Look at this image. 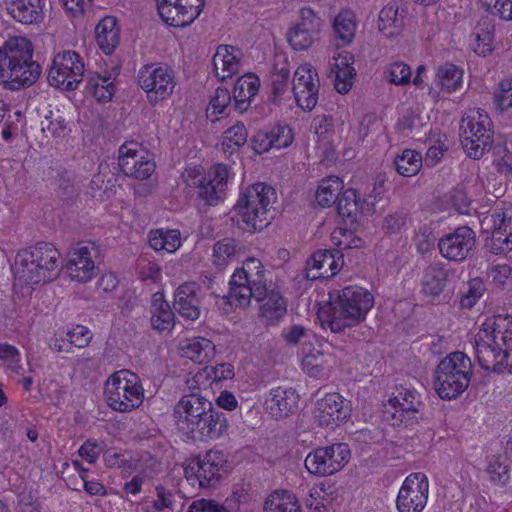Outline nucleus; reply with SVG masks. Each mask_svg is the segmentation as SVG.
<instances>
[{
  "mask_svg": "<svg viewBox=\"0 0 512 512\" xmlns=\"http://www.w3.org/2000/svg\"><path fill=\"white\" fill-rule=\"evenodd\" d=\"M479 365L494 373L512 372V317L496 315L485 319L474 337Z\"/></svg>",
  "mask_w": 512,
  "mask_h": 512,
  "instance_id": "1",
  "label": "nucleus"
},
{
  "mask_svg": "<svg viewBox=\"0 0 512 512\" xmlns=\"http://www.w3.org/2000/svg\"><path fill=\"white\" fill-rule=\"evenodd\" d=\"M404 26V18L399 14L396 4H388L382 8L378 17V29L387 38L397 36Z\"/></svg>",
  "mask_w": 512,
  "mask_h": 512,
  "instance_id": "38",
  "label": "nucleus"
},
{
  "mask_svg": "<svg viewBox=\"0 0 512 512\" xmlns=\"http://www.w3.org/2000/svg\"><path fill=\"white\" fill-rule=\"evenodd\" d=\"M270 137L274 148L281 149L292 144L294 133L289 126L278 125L270 130Z\"/></svg>",
  "mask_w": 512,
  "mask_h": 512,
  "instance_id": "58",
  "label": "nucleus"
},
{
  "mask_svg": "<svg viewBox=\"0 0 512 512\" xmlns=\"http://www.w3.org/2000/svg\"><path fill=\"white\" fill-rule=\"evenodd\" d=\"M374 305L373 295L365 288L347 286L329 294V301L318 309L323 328L332 333L343 332L366 319Z\"/></svg>",
  "mask_w": 512,
  "mask_h": 512,
  "instance_id": "2",
  "label": "nucleus"
},
{
  "mask_svg": "<svg viewBox=\"0 0 512 512\" xmlns=\"http://www.w3.org/2000/svg\"><path fill=\"white\" fill-rule=\"evenodd\" d=\"M259 86L260 80L254 74H245L240 77L233 90L234 108L241 113L246 111L251 99L258 92Z\"/></svg>",
  "mask_w": 512,
  "mask_h": 512,
  "instance_id": "33",
  "label": "nucleus"
},
{
  "mask_svg": "<svg viewBox=\"0 0 512 512\" xmlns=\"http://www.w3.org/2000/svg\"><path fill=\"white\" fill-rule=\"evenodd\" d=\"M241 51L229 45H220L213 56V67L216 76L224 81L239 71Z\"/></svg>",
  "mask_w": 512,
  "mask_h": 512,
  "instance_id": "30",
  "label": "nucleus"
},
{
  "mask_svg": "<svg viewBox=\"0 0 512 512\" xmlns=\"http://www.w3.org/2000/svg\"><path fill=\"white\" fill-rule=\"evenodd\" d=\"M511 273L512 269L506 263L492 264L489 268V276L498 286H503L507 279L511 276Z\"/></svg>",
  "mask_w": 512,
  "mask_h": 512,
  "instance_id": "64",
  "label": "nucleus"
},
{
  "mask_svg": "<svg viewBox=\"0 0 512 512\" xmlns=\"http://www.w3.org/2000/svg\"><path fill=\"white\" fill-rule=\"evenodd\" d=\"M363 209V203L354 189H347L337 199V212L343 219L354 221Z\"/></svg>",
  "mask_w": 512,
  "mask_h": 512,
  "instance_id": "44",
  "label": "nucleus"
},
{
  "mask_svg": "<svg viewBox=\"0 0 512 512\" xmlns=\"http://www.w3.org/2000/svg\"><path fill=\"white\" fill-rule=\"evenodd\" d=\"M245 254V248L233 238H224L214 244L212 260L219 269H224L230 263Z\"/></svg>",
  "mask_w": 512,
  "mask_h": 512,
  "instance_id": "34",
  "label": "nucleus"
},
{
  "mask_svg": "<svg viewBox=\"0 0 512 512\" xmlns=\"http://www.w3.org/2000/svg\"><path fill=\"white\" fill-rule=\"evenodd\" d=\"M265 269L257 258H248L241 268L234 271L229 282V292L222 298L230 309L246 308L251 299L262 301L267 294Z\"/></svg>",
  "mask_w": 512,
  "mask_h": 512,
  "instance_id": "5",
  "label": "nucleus"
},
{
  "mask_svg": "<svg viewBox=\"0 0 512 512\" xmlns=\"http://www.w3.org/2000/svg\"><path fill=\"white\" fill-rule=\"evenodd\" d=\"M333 29L344 44L351 43L357 29L355 14L350 10H342L334 19Z\"/></svg>",
  "mask_w": 512,
  "mask_h": 512,
  "instance_id": "46",
  "label": "nucleus"
},
{
  "mask_svg": "<svg viewBox=\"0 0 512 512\" xmlns=\"http://www.w3.org/2000/svg\"><path fill=\"white\" fill-rule=\"evenodd\" d=\"M107 405L120 413L131 412L144 400V389L139 377L128 370H120L108 377L104 385Z\"/></svg>",
  "mask_w": 512,
  "mask_h": 512,
  "instance_id": "8",
  "label": "nucleus"
},
{
  "mask_svg": "<svg viewBox=\"0 0 512 512\" xmlns=\"http://www.w3.org/2000/svg\"><path fill=\"white\" fill-rule=\"evenodd\" d=\"M264 512H300L296 496L287 490H275L264 501Z\"/></svg>",
  "mask_w": 512,
  "mask_h": 512,
  "instance_id": "40",
  "label": "nucleus"
},
{
  "mask_svg": "<svg viewBox=\"0 0 512 512\" xmlns=\"http://www.w3.org/2000/svg\"><path fill=\"white\" fill-rule=\"evenodd\" d=\"M0 360H2L12 372L18 375L24 373V368L20 360V352L16 347L0 343Z\"/></svg>",
  "mask_w": 512,
  "mask_h": 512,
  "instance_id": "54",
  "label": "nucleus"
},
{
  "mask_svg": "<svg viewBox=\"0 0 512 512\" xmlns=\"http://www.w3.org/2000/svg\"><path fill=\"white\" fill-rule=\"evenodd\" d=\"M69 342L78 348L86 347L91 339L92 333L91 331L82 325H77L67 333Z\"/></svg>",
  "mask_w": 512,
  "mask_h": 512,
  "instance_id": "62",
  "label": "nucleus"
},
{
  "mask_svg": "<svg viewBox=\"0 0 512 512\" xmlns=\"http://www.w3.org/2000/svg\"><path fill=\"white\" fill-rule=\"evenodd\" d=\"M99 250L95 243L78 242L67 253L66 272L78 283H87L96 275Z\"/></svg>",
  "mask_w": 512,
  "mask_h": 512,
  "instance_id": "14",
  "label": "nucleus"
},
{
  "mask_svg": "<svg viewBox=\"0 0 512 512\" xmlns=\"http://www.w3.org/2000/svg\"><path fill=\"white\" fill-rule=\"evenodd\" d=\"M200 287L195 282L180 285L174 293V309L189 320H197L200 316Z\"/></svg>",
  "mask_w": 512,
  "mask_h": 512,
  "instance_id": "26",
  "label": "nucleus"
},
{
  "mask_svg": "<svg viewBox=\"0 0 512 512\" xmlns=\"http://www.w3.org/2000/svg\"><path fill=\"white\" fill-rule=\"evenodd\" d=\"M350 414L345 399L338 393L326 394L316 403L314 418L323 427L338 426Z\"/></svg>",
  "mask_w": 512,
  "mask_h": 512,
  "instance_id": "22",
  "label": "nucleus"
},
{
  "mask_svg": "<svg viewBox=\"0 0 512 512\" xmlns=\"http://www.w3.org/2000/svg\"><path fill=\"white\" fill-rule=\"evenodd\" d=\"M181 350L195 363L209 362L215 356V345L207 338L193 337L181 343Z\"/></svg>",
  "mask_w": 512,
  "mask_h": 512,
  "instance_id": "35",
  "label": "nucleus"
},
{
  "mask_svg": "<svg viewBox=\"0 0 512 512\" xmlns=\"http://www.w3.org/2000/svg\"><path fill=\"white\" fill-rule=\"evenodd\" d=\"M421 406L422 403L413 391L401 388L388 400L384 412L386 420L393 426L412 425L418 421Z\"/></svg>",
  "mask_w": 512,
  "mask_h": 512,
  "instance_id": "18",
  "label": "nucleus"
},
{
  "mask_svg": "<svg viewBox=\"0 0 512 512\" xmlns=\"http://www.w3.org/2000/svg\"><path fill=\"white\" fill-rule=\"evenodd\" d=\"M248 132L243 123L237 122L235 125L223 132L221 140V150L225 154H232L238 151L247 141Z\"/></svg>",
  "mask_w": 512,
  "mask_h": 512,
  "instance_id": "45",
  "label": "nucleus"
},
{
  "mask_svg": "<svg viewBox=\"0 0 512 512\" xmlns=\"http://www.w3.org/2000/svg\"><path fill=\"white\" fill-rule=\"evenodd\" d=\"M229 428L228 420L223 412L213 408L212 403L204 413L199 427L194 430L193 439L216 440L224 436Z\"/></svg>",
  "mask_w": 512,
  "mask_h": 512,
  "instance_id": "28",
  "label": "nucleus"
},
{
  "mask_svg": "<svg viewBox=\"0 0 512 512\" xmlns=\"http://www.w3.org/2000/svg\"><path fill=\"white\" fill-rule=\"evenodd\" d=\"M289 76L290 70L286 64H283L280 67L278 64H275L270 78L273 94L276 97L282 95L285 91Z\"/></svg>",
  "mask_w": 512,
  "mask_h": 512,
  "instance_id": "56",
  "label": "nucleus"
},
{
  "mask_svg": "<svg viewBox=\"0 0 512 512\" xmlns=\"http://www.w3.org/2000/svg\"><path fill=\"white\" fill-rule=\"evenodd\" d=\"M397 172L404 177L416 175L422 167V156L415 150L406 149L395 160Z\"/></svg>",
  "mask_w": 512,
  "mask_h": 512,
  "instance_id": "47",
  "label": "nucleus"
},
{
  "mask_svg": "<svg viewBox=\"0 0 512 512\" xmlns=\"http://www.w3.org/2000/svg\"><path fill=\"white\" fill-rule=\"evenodd\" d=\"M155 167V163L152 160H144L143 157H139V159L132 163L127 162L125 159L122 160V172L126 176L140 180L149 178L155 171Z\"/></svg>",
  "mask_w": 512,
  "mask_h": 512,
  "instance_id": "49",
  "label": "nucleus"
},
{
  "mask_svg": "<svg viewBox=\"0 0 512 512\" xmlns=\"http://www.w3.org/2000/svg\"><path fill=\"white\" fill-rule=\"evenodd\" d=\"M226 460L220 451L210 450L202 457L190 460L184 469V475L192 485L198 483L201 488L215 486L220 478V471Z\"/></svg>",
  "mask_w": 512,
  "mask_h": 512,
  "instance_id": "15",
  "label": "nucleus"
},
{
  "mask_svg": "<svg viewBox=\"0 0 512 512\" xmlns=\"http://www.w3.org/2000/svg\"><path fill=\"white\" fill-rule=\"evenodd\" d=\"M319 33H310L308 29L294 26L288 33V41L291 47L296 51L309 49L318 39Z\"/></svg>",
  "mask_w": 512,
  "mask_h": 512,
  "instance_id": "50",
  "label": "nucleus"
},
{
  "mask_svg": "<svg viewBox=\"0 0 512 512\" xmlns=\"http://www.w3.org/2000/svg\"><path fill=\"white\" fill-rule=\"evenodd\" d=\"M138 82L152 104L170 97L176 84L172 69L155 64H147L140 68Z\"/></svg>",
  "mask_w": 512,
  "mask_h": 512,
  "instance_id": "13",
  "label": "nucleus"
},
{
  "mask_svg": "<svg viewBox=\"0 0 512 512\" xmlns=\"http://www.w3.org/2000/svg\"><path fill=\"white\" fill-rule=\"evenodd\" d=\"M494 154L496 158L494 163L497 170L505 175H512V152L507 150L505 146L494 147Z\"/></svg>",
  "mask_w": 512,
  "mask_h": 512,
  "instance_id": "60",
  "label": "nucleus"
},
{
  "mask_svg": "<svg viewBox=\"0 0 512 512\" xmlns=\"http://www.w3.org/2000/svg\"><path fill=\"white\" fill-rule=\"evenodd\" d=\"M298 398L294 389L276 387L271 389L265 398L264 408L272 417L283 418L296 409Z\"/></svg>",
  "mask_w": 512,
  "mask_h": 512,
  "instance_id": "27",
  "label": "nucleus"
},
{
  "mask_svg": "<svg viewBox=\"0 0 512 512\" xmlns=\"http://www.w3.org/2000/svg\"><path fill=\"white\" fill-rule=\"evenodd\" d=\"M95 37L99 48L105 54H111L120 42V31L113 16L104 17L95 28Z\"/></svg>",
  "mask_w": 512,
  "mask_h": 512,
  "instance_id": "32",
  "label": "nucleus"
},
{
  "mask_svg": "<svg viewBox=\"0 0 512 512\" xmlns=\"http://www.w3.org/2000/svg\"><path fill=\"white\" fill-rule=\"evenodd\" d=\"M252 501V493L249 487L236 485L232 494L226 499V503L231 510L238 511L242 504H248Z\"/></svg>",
  "mask_w": 512,
  "mask_h": 512,
  "instance_id": "59",
  "label": "nucleus"
},
{
  "mask_svg": "<svg viewBox=\"0 0 512 512\" xmlns=\"http://www.w3.org/2000/svg\"><path fill=\"white\" fill-rule=\"evenodd\" d=\"M350 460V449L345 443H336L331 446L317 448L305 458V468L310 474L318 477L333 475Z\"/></svg>",
  "mask_w": 512,
  "mask_h": 512,
  "instance_id": "11",
  "label": "nucleus"
},
{
  "mask_svg": "<svg viewBox=\"0 0 512 512\" xmlns=\"http://www.w3.org/2000/svg\"><path fill=\"white\" fill-rule=\"evenodd\" d=\"M284 340L291 345L303 344V347L312 346L315 335L301 325H293L283 333Z\"/></svg>",
  "mask_w": 512,
  "mask_h": 512,
  "instance_id": "52",
  "label": "nucleus"
},
{
  "mask_svg": "<svg viewBox=\"0 0 512 512\" xmlns=\"http://www.w3.org/2000/svg\"><path fill=\"white\" fill-rule=\"evenodd\" d=\"M151 324L157 331L171 330L174 326V313L162 293H155L152 298Z\"/></svg>",
  "mask_w": 512,
  "mask_h": 512,
  "instance_id": "36",
  "label": "nucleus"
},
{
  "mask_svg": "<svg viewBox=\"0 0 512 512\" xmlns=\"http://www.w3.org/2000/svg\"><path fill=\"white\" fill-rule=\"evenodd\" d=\"M85 65L78 53L67 50L57 53L48 73V83L63 91L76 90L83 80Z\"/></svg>",
  "mask_w": 512,
  "mask_h": 512,
  "instance_id": "10",
  "label": "nucleus"
},
{
  "mask_svg": "<svg viewBox=\"0 0 512 512\" xmlns=\"http://www.w3.org/2000/svg\"><path fill=\"white\" fill-rule=\"evenodd\" d=\"M476 244V234L468 226H460L438 241L439 253L449 261H464Z\"/></svg>",
  "mask_w": 512,
  "mask_h": 512,
  "instance_id": "21",
  "label": "nucleus"
},
{
  "mask_svg": "<svg viewBox=\"0 0 512 512\" xmlns=\"http://www.w3.org/2000/svg\"><path fill=\"white\" fill-rule=\"evenodd\" d=\"M331 240L341 253L346 249L360 248L363 244L362 239L356 237L352 231L342 228L335 229L331 233Z\"/></svg>",
  "mask_w": 512,
  "mask_h": 512,
  "instance_id": "53",
  "label": "nucleus"
},
{
  "mask_svg": "<svg viewBox=\"0 0 512 512\" xmlns=\"http://www.w3.org/2000/svg\"><path fill=\"white\" fill-rule=\"evenodd\" d=\"M34 47L24 36H11L0 47V81L10 90L28 88L37 82L41 67L33 59Z\"/></svg>",
  "mask_w": 512,
  "mask_h": 512,
  "instance_id": "4",
  "label": "nucleus"
},
{
  "mask_svg": "<svg viewBox=\"0 0 512 512\" xmlns=\"http://www.w3.org/2000/svg\"><path fill=\"white\" fill-rule=\"evenodd\" d=\"M453 272L447 266L435 261L423 269L420 285L421 292L426 297H438L450 283Z\"/></svg>",
  "mask_w": 512,
  "mask_h": 512,
  "instance_id": "24",
  "label": "nucleus"
},
{
  "mask_svg": "<svg viewBox=\"0 0 512 512\" xmlns=\"http://www.w3.org/2000/svg\"><path fill=\"white\" fill-rule=\"evenodd\" d=\"M231 103V95L226 88H217L207 109L208 115H219L224 113L225 109Z\"/></svg>",
  "mask_w": 512,
  "mask_h": 512,
  "instance_id": "57",
  "label": "nucleus"
},
{
  "mask_svg": "<svg viewBox=\"0 0 512 512\" xmlns=\"http://www.w3.org/2000/svg\"><path fill=\"white\" fill-rule=\"evenodd\" d=\"M210 404V401L197 393L182 396L173 410L178 430L188 437H194V430L199 427V422Z\"/></svg>",
  "mask_w": 512,
  "mask_h": 512,
  "instance_id": "16",
  "label": "nucleus"
},
{
  "mask_svg": "<svg viewBox=\"0 0 512 512\" xmlns=\"http://www.w3.org/2000/svg\"><path fill=\"white\" fill-rule=\"evenodd\" d=\"M343 254L339 250H319L307 263L309 279L330 278L343 267Z\"/></svg>",
  "mask_w": 512,
  "mask_h": 512,
  "instance_id": "23",
  "label": "nucleus"
},
{
  "mask_svg": "<svg viewBox=\"0 0 512 512\" xmlns=\"http://www.w3.org/2000/svg\"><path fill=\"white\" fill-rule=\"evenodd\" d=\"M149 244L155 251L174 253L181 246V233L176 229H158L151 231L149 235Z\"/></svg>",
  "mask_w": 512,
  "mask_h": 512,
  "instance_id": "42",
  "label": "nucleus"
},
{
  "mask_svg": "<svg viewBox=\"0 0 512 512\" xmlns=\"http://www.w3.org/2000/svg\"><path fill=\"white\" fill-rule=\"evenodd\" d=\"M299 16V21L295 26L308 29L310 33H320L322 20L311 8L303 7L299 11Z\"/></svg>",
  "mask_w": 512,
  "mask_h": 512,
  "instance_id": "55",
  "label": "nucleus"
},
{
  "mask_svg": "<svg viewBox=\"0 0 512 512\" xmlns=\"http://www.w3.org/2000/svg\"><path fill=\"white\" fill-rule=\"evenodd\" d=\"M473 49L476 54L486 56L492 51L493 27L487 21L478 23L472 33Z\"/></svg>",
  "mask_w": 512,
  "mask_h": 512,
  "instance_id": "48",
  "label": "nucleus"
},
{
  "mask_svg": "<svg viewBox=\"0 0 512 512\" xmlns=\"http://www.w3.org/2000/svg\"><path fill=\"white\" fill-rule=\"evenodd\" d=\"M60 252L54 244L40 241L20 250L15 258L14 285L30 294L35 286L56 279L60 274Z\"/></svg>",
  "mask_w": 512,
  "mask_h": 512,
  "instance_id": "3",
  "label": "nucleus"
},
{
  "mask_svg": "<svg viewBox=\"0 0 512 512\" xmlns=\"http://www.w3.org/2000/svg\"><path fill=\"white\" fill-rule=\"evenodd\" d=\"M429 495V482L422 473H413L404 480L396 500L398 512H422Z\"/></svg>",
  "mask_w": 512,
  "mask_h": 512,
  "instance_id": "19",
  "label": "nucleus"
},
{
  "mask_svg": "<svg viewBox=\"0 0 512 512\" xmlns=\"http://www.w3.org/2000/svg\"><path fill=\"white\" fill-rule=\"evenodd\" d=\"M492 121L482 109L470 110L460 127L461 144L470 158H481L493 143Z\"/></svg>",
  "mask_w": 512,
  "mask_h": 512,
  "instance_id": "9",
  "label": "nucleus"
},
{
  "mask_svg": "<svg viewBox=\"0 0 512 512\" xmlns=\"http://www.w3.org/2000/svg\"><path fill=\"white\" fill-rule=\"evenodd\" d=\"M44 0H8L7 11L22 24H38L44 19Z\"/></svg>",
  "mask_w": 512,
  "mask_h": 512,
  "instance_id": "31",
  "label": "nucleus"
},
{
  "mask_svg": "<svg viewBox=\"0 0 512 512\" xmlns=\"http://www.w3.org/2000/svg\"><path fill=\"white\" fill-rule=\"evenodd\" d=\"M320 80L318 72L310 63H303L297 67L292 79V91L297 105L311 111L318 102Z\"/></svg>",
  "mask_w": 512,
  "mask_h": 512,
  "instance_id": "17",
  "label": "nucleus"
},
{
  "mask_svg": "<svg viewBox=\"0 0 512 512\" xmlns=\"http://www.w3.org/2000/svg\"><path fill=\"white\" fill-rule=\"evenodd\" d=\"M471 376L470 358L463 352H452L438 364L434 380L436 392L442 399H454L468 388Z\"/></svg>",
  "mask_w": 512,
  "mask_h": 512,
  "instance_id": "7",
  "label": "nucleus"
},
{
  "mask_svg": "<svg viewBox=\"0 0 512 512\" xmlns=\"http://www.w3.org/2000/svg\"><path fill=\"white\" fill-rule=\"evenodd\" d=\"M204 0H157L160 17L174 27H186L200 15Z\"/></svg>",
  "mask_w": 512,
  "mask_h": 512,
  "instance_id": "20",
  "label": "nucleus"
},
{
  "mask_svg": "<svg viewBox=\"0 0 512 512\" xmlns=\"http://www.w3.org/2000/svg\"><path fill=\"white\" fill-rule=\"evenodd\" d=\"M86 90L99 102H108L115 93V86L111 77L101 76L90 72L87 76Z\"/></svg>",
  "mask_w": 512,
  "mask_h": 512,
  "instance_id": "41",
  "label": "nucleus"
},
{
  "mask_svg": "<svg viewBox=\"0 0 512 512\" xmlns=\"http://www.w3.org/2000/svg\"><path fill=\"white\" fill-rule=\"evenodd\" d=\"M276 199L275 190L264 183L243 189L233 208L238 222L244 225L243 229L251 232L264 228L272 217L271 210Z\"/></svg>",
  "mask_w": 512,
  "mask_h": 512,
  "instance_id": "6",
  "label": "nucleus"
},
{
  "mask_svg": "<svg viewBox=\"0 0 512 512\" xmlns=\"http://www.w3.org/2000/svg\"><path fill=\"white\" fill-rule=\"evenodd\" d=\"M482 232L490 235L486 239V248L494 253L501 254L512 250V216L502 209H494L480 220Z\"/></svg>",
  "mask_w": 512,
  "mask_h": 512,
  "instance_id": "12",
  "label": "nucleus"
},
{
  "mask_svg": "<svg viewBox=\"0 0 512 512\" xmlns=\"http://www.w3.org/2000/svg\"><path fill=\"white\" fill-rule=\"evenodd\" d=\"M262 301L264 303L260 308V315L267 325H275L285 316L286 302L279 291L267 288L266 297Z\"/></svg>",
  "mask_w": 512,
  "mask_h": 512,
  "instance_id": "37",
  "label": "nucleus"
},
{
  "mask_svg": "<svg viewBox=\"0 0 512 512\" xmlns=\"http://www.w3.org/2000/svg\"><path fill=\"white\" fill-rule=\"evenodd\" d=\"M509 469L498 458L492 459L487 466L489 478L494 483H505L509 479Z\"/></svg>",
  "mask_w": 512,
  "mask_h": 512,
  "instance_id": "61",
  "label": "nucleus"
},
{
  "mask_svg": "<svg viewBox=\"0 0 512 512\" xmlns=\"http://www.w3.org/2000/svg\"><path fill=\"white\" fill-rule=\"evenodd\" d=\"M335 72V88L341 94H346L350 91L355 77L354 70H336Z\"/></svg>",
  "mask_w": 512,
  "mask_h": 512,
  "instance_id": "63",
  "label": "nucleus"
},
{
  "mask_svg": "<svg viewBox=\"0 0 512 512\" xmlns=\"http://www.w3.org/2000/svg\"><path fill=\"white\" fill-rule=\"evenodd\" d=\"M335 364V356L324 351L321 346L302 347L301 366L307 375L320 378L327 370L333 368Z\"/></svg>",
  "mask_w": 512,
  "mask_h": 512,
  "instance_id": "29",
  "label": "nucleus"
},
{
  "mask_svg": "<svg viewBox=\"0 0 512 512\" xmlns=\"http://www.w3.org/2000/svg\"><path fill=\"white\" fill-rule=\"evenodd\" d=\"M463 82V70L452 64L444 63L437 68L435 83L436 86L446 92L452 93L457 91Z\"/></svg>",
  "mask_w": 512,
  "mask_h": 512,
  "instance_id": "39",
  "label": "nucleus"
},
{
  "mask_svg": "<svg viewBox=\"0 0 512 512\" xmlns=\"http://www.w3.org/2000/svg\"><path fill=\"white\" fill-rule=\"evenodd\" d=\"M343 189V181L337 176H329L323 179L316 191V201L321 207H329L336 202L340 191Z\"/></svg>",
  "mask_w": 512,
  "mask_h": 512,
  "instance_id": "43",
  "label": "nucleus"
},
{
  "mask_svg": "<svg viewBox=\"0 0 512 512\" xmlns=\"http://www.w3.org/2000/svg\"><path fill=\"white\" fill-rule=\"evenodd\" d=\"M228 176L229 173L225 165H214L199 182V196L209 205L216 204L224 197Z\"/></svg>",
  "mask_w": 512,
  "mask_h": 512,
  "instance_id": "25",
  "label": "nucleus"
},
{
  "mask_svg": "<svg viewBox=\"0 0 512 512\" xmlns=\"http://www.w3.org/2000/svg\"><path fill=\"white\" fill-rule=\"evenodd\" d=\"M411 69L403 62L389 64L384 70L385 79L394 85H407L411 82Z\"/></svg>",
  "mask_w": 512,
  "mask_h": 512,
  "instance_id": "51",
  "label": "nucleus"
}]
</instances>
